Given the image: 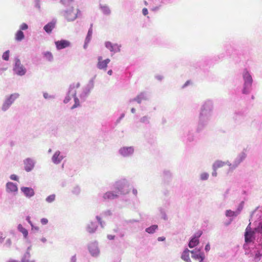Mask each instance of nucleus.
Listing matches in <instances>:
<instances>
[{"label": "nucleus", "instance_id": "nucleus-1", "mask_svg": "<svg viewBox=\"0 0 262 262\" xmlns=\"http://www.w3.org/2000/svg\"><path fill=\"white\" fill-rule=\"evenodd\" d=\"M80 86V82H74L71 83L67 93V95L63 100L64 103H68L72 98H74V104L72 106V109H74L80 106V102H84L89 96L91 91L94 87V79H91L88 83L83 86L78 94V97L77 96V90Z\"/></svg>", "mask_w": 262, "mask_h": 262}, {"label": "nucleus", "instance_id": "nucleus-2", "mask_svg": "<svg viewBox=\"0 0 262 262\" xmlns=\"http://www.w3.org/2000/svg\"><path fill=\"white\" fill-rule=\"evenodd\" d=\"M19 96L20 95L18 93H14L6 96L1 106L2 111L4 112L8 111Z\"/></svg>", "mask_w": 262, "mask_h": 262}, {"label": "nucleus", "instance_id": "nucleus-3", "mask_svg": "<svg viewBox=\"0 0 262 262\" xmlns=\"http://www.w3.org/2000/svg\"><path fill=\"white\" fill-rule=\"evenodd\" d=\"M67 8L62 11L64 17L68 21H73L78 17V13L80 12L79 9H77V12H74L73 6L66 7Z\"/></svg>", "mask_w": 262, "mask_h": 262}, {"label": "nucleus", "instance_id": "nucleus-4", "mask_svg": "<svg viewBox=\"0 0 262 262\" xmlns=\"http://www.w3.org/2000/svg\"><path fill=\"white\" fill-rule=\"evenodd\" d=\"M13 71L15 74L19 76H24L27 73V69L21 63L20 59L18 57H16L14 59Z\"/></svg>", "mask_w": 262, "mask_h": 262}, {"label": "nucleus", "instance_id": "nucleus-5", "mask_svg": "<svg viewBox=\"0 0 262 262\" xmlns=\"http://www.w3.org/2000/svg\"><path fill=\"white\" fill-rule=\"evenodd\" d=\"M88 250L92 256L97 257L100 255V249L98 247V243L94 241L90 243L88 245Z\"/></svg>", "mask_w": 262, "mask_h": 262}, {"label": "nucleus", "instance_id": "nucleus-6", "mask_svg": "<svg viewBox=\"0 0 262 262\" xmlns=\"http://www.w3.org/2000/svg\"><path fill=\"white\" fill-rule=\"evenodd\" d=\"M243 77L245 80V87L243 92L244 94H247L249 92V88L252 84V78L250 74L246 70L244 72Z\"/></svg>", "mask_w": 262, "mask_h": 262}, {"label": "nucleus", "instance_id": "nucleus-7", "mask_svg": "<svg viewBox=\"0 0 262 262\" xmlns=\"http://www.w3.org/2000/svg\"><path fill=\"white\" fill-rule=\"evenodd\" d=\"M56 49L61 50L71 46V43L68 40L61 39L55 42Z\"/></svg>", "mask_w": 262, "mask_h": 262}, {"label": "nucleus", "instance_id": "nucleus-8", "mask_svg": "<svg viewBox=\"0 0 262 262\" xmlns=\"http://www.w3.org/2000/svg\"><path fill=\"white\" fill-rule=\"evenodd\" d=\"M25 170L27 172L31 171L34 167L35 162L30 158H27L24 160Z\"/></svg>", "mask_w": 262, "mask_h": 262}, {"label": "nucleus", "instance_id": "nucleus-9", "mask_svg": "<svg viewBox=\"0 0 262 262\" xmlns=\"http://www.w3.org/2000/svg\"><path fill=\"white\" fill-rule=\"evenodd\" d=\"M6 190L8 193L16 194L18 192L17 185L13 182H9L6 183Z\"/></svg>", "mask_w": 262, "mask_h": 262}, {"label": "nucleus", "instance_id": "nucleus-10", "mask_svg": "<svg viewBox=\"0 0 262 262\" xmlns=\"http://www.w3.org/2000/svg\"><path fill=\"white\" fill-rule=\"evenodd\" d=\"M20 191L28 199L33 197L35 195V191L31 187L23 186L20 187Z\"/></svg>", "mask_w": 262, "mask_h": 262}, {"label": "nucleus", "instance_id": "nucleus-11", "mask_svg": "<svg viewBox=\"0 0 262 262\" xmlns=\"http://www.w3.org/2000/svg\"><path fill=\"white\" fill-rule=\"evenodd\" d=\"M64 157L65 156L61 154L59 150H57L52 157V161L55 164H58L62 161Z\"/></svg>", "mask_w": 262, "mask_h": 262}, {"label": "nucleus", "instance_id": "nucleus-12", "mask_svg": "<svg viewBox=\"0 0 262 262\" xmlns=\"http://www.w3.org/2000/svg\"><path fill=\"white\" fill-rule=\"evenodd\" d=\"M110 62V59L107 58L103 60L102 56L98 57V63L97 67L99 69L106 70L107 64Z\"/></svg>", "mask_w": 262, "mask_h": 262}, {"label": "nucleus", "instance_id": "nucleus-13", "mask_svg": "<svg viewBox=\"0 0 262 262\" xmlns=\"http://www.w3.org/2000/svg\"><path fill=\"white\" fill-rule=\"evenodd\" d=\"M17 229L20 232H21L23 234L26 243L30 244L31 239L29 238L28 236V230L26 228H24L21 224H19L18 225Z\"/></svg>", "mask_w": 262, "mask_h": 262}, {"label": "nucleus", "instance_id": "nucleus-14", "mask_svg": "<svg viewBox=\"0 0 262 262\" xmlns=\"http://www.w3.org/2000/svg\"><path fill=\"white\" fill-rule=\"evenodd\" d=\"M191 253L192 254V257L194 259L198 260L200 262H202L204 259V254L201 252L200 250H192Z\"/></svg>", "mask_w": 262, "mask_h": 262}, {"label": "nucleus", "instance_id": "nucleus-15", "mask_svg": "<svg viewBox=\"0 0 262 262\" xmlns=\"http://www.w3.org/2000/svg\"><path fill=\"white\" fill-rule=\"evenodd\" d=\"M134 151V149L132 147H123L119 150L120 154L124 157L132 155Z\"/></svg>", "mask_w": 262, "mask_h": 262}, {"label": "nucleus", "instance_id": "nucleus-16", "mask_svg": "<svg viewBox=\"0 0 262 262\" xmlns=\"http://www.w3.org/2000/svg\"><path fill=\"white\" fill-rule=\"evenodd\" d=\"M98 228L97 224L96 222H90L86 226V230L89 233H94Z\"/></svg>", "mask_w": 262, "mask_h": 262}, {"label": "nucleus", "instance_id": "nucleus-17", "mask_svg": "<svg viewBox=\"0 0 262 262\" xmlns=\"http://www.w3.org/2000/svg\"><path fill=\"white\" fill-rule=\"evenodd\" d=\"M56 23V20L55 19H53L51 21L48 23L47 25H46L44 27L43 29L47 33H51L53 29L55 27V25Z\"/></svg>", "mask_w": 262, "mask_h": 262}, {"label": "nucleus", "instance_id": "nucleus-18", "mask_svg": "<svg viewBox=\"0 0 262 262\" xmlns=\"http://www.w3.org/2000/svg\"><path fill=\"white\" fill-rule=\"evenodd\" d=\"M202 232H200L198 233L197 237H193L189 242L188 246L189 248H192L198 245L199 243V237L201 235Z\"/></svg>", "mask_w": 262, "mask_h": 262}, {"label": "nucleus", "instance_id": "nucleus-19", "mask_svg": "<svg viewBox=\"0 0 262 262\" xmlns=\"http://www.w3.org/2000/svg\"><path fill=\"white\" fill-rule=\"evenodd\" d=\"M191 252V251L189 250L188 249H186L183 252L181 258L184 261L186 262H192L190 259L189 257V253Z\"/></svg>", "mask_w": 262, "mask_h": 262}, {"label": "nucleus", "instance_id": "nucleus-20", "mask_svg": "<svg viewBox=\"0 0 262 262\" xmlns=\"http://www.w3.org/2000/svg\"><path fill=\"white\" fill-rule=\"evenodd\" d=\"M99 8L104 14L109 15L111 13L110 9L106 5L100 4Z\"/></svg>", "mask_w": 262, "mask_h": 262}, {"label": "nucleus", "instance_id": "nucleus-21", "mask_svg": "<svg viewBox=\"0 0 262 262\" xmlns=\"http://www.w3.org/2000/svg\"><path fill=\"white\" fill-rule=\"evenodd\" d=\"M115 198V194L113 191H107L103 195L104 200L109 201L113 200Z\"/></svg>", "mask_w": 262, "mask_h": 262}, {"label": "nucleus", "instance_id": "nucleus-22", "mask_svg": "<svg viewBox=\"0 0 262 262\" xmlns=\"http://www.w3.org/2000/svg\"><path fill=\"white\" fill-rule=\"evenodd\" d=\"M30 253L25 252L21 258V262H35V260L31 259Z\"/></svg>", "mask_w": 262, "mask_h": 262}, {"label": "nucleus", "instance_id": "nucleus-23", "mask_svg": "<svg viewBox=\"0 0 262 262\" xmlns=\"http://www.w3.org/2000/svg\"><path fill=\"white\" fill-rule=\"evenodd\" d=\"M25 38V35L23 32L21 30H18L15 34V39L18 41H20Z\"/></svg>", "mask_w": 262, "mask_h": 262}, {"label": "nucleus", "instance_id": "nucleus-24", "mask_svg": "<svg viewBox=\"0 0 262 262\" xmlns=\"http://www.w3.org/2000/svg\"><path fill=\"white\" fill-rule=\"evenodd\" d=\"M254 232L253 231L245 232V240L246 243H249L251 241L252 237L254 235Z\"/></svg>", "mask_w": 262, "mask_h": 262}, {"label": "nucleus", "instance_id": "nucleus-25", "mask_svg": "<svg viewBox=\"0 0 262 262\" xmlns=\"http://www.w3.org/2000/svg\"><path fill=\"white\" fill-rule=\"evenodd\" d=\"M226 164V163L221 161H215L213 165L214 170H216L217 169L223 167Z\"/></svg>", "mask_w": 262, "mask_h": 262}, {"label": "nucleus", "instance_id": "nucleus-26", "mask_svg": "<svg viewBox=\"0 0 262 262\" xmlns=\"http://www.w3.org/2000/svg\"><path fill=\"white\" fill-rule=\"evenodd\" d=\"M246 158V155L244 153H242L238 155L235 159V166L238 165L242 161H243Z\"/></svg>", "mask_w": 262, "mask_h": 262}, {"label": "nucleus", "instance_id": "nucleus-27", "mask_svg": "<svg viewBox=\"0 0 262 262\" xmlns=\"http://www.w3.org/2000/svg\"><path fill=\"white\" fill-rule=\"evenodd\" d=\"M74 0H60V3L65 7L72 6Z\"/></svg>", "mask_w": 262, "mask_h": 262}, {"label": "nucleus", "instance_id": "nucleus-28", "mask_svg": "<svg viewBox=\"0 0 262 262\" xmlns=\"http://www.w3.org/2000/svg\"><path fill=\"white\" fill-rule=\"evenodd\" d=\"M44 57L49 61H52L53 60V56L51 52L47 51L43 53Z\"/></svg>", "mask_w": 262, "mask_h": 262}, {"label": "nucleus", "instance_id": "nucleus-29", "mask_svg": "<svg viewBox=\"0 0 262 262\" xmlns=\"http://www.w3.org/2000/svg\"><path fill=\"white\" fill-rule=\"evenodd\" d=\"M92 27L93 25L91 24L90 29H89L86 37L85 38V40H87V41H90L93 33V30H92Z\"/></svg>", "mask_w": 262, "mask_h": 262}, {"label": "nucleus", "instance_id": "nucleus-30", "mask_svg": "<svg viewBox=\"0 0 262 262\" xmlns=\"http://www.w3.org/2000/svg\"><path fill=\"white\" fill-rule=\"evenodd\" d=\"M81 189L79 186H76L72 189V192L74 195H78L80 194Z\"/></svg>", "mask_w": 262, "mask_h": 262}, {"label": "nucleus", "instance_id": "nucleus-31", "mask_svg": "<svg viewBox=\"0 0 262 262\" xmlns=\"http://www.w3.org/2000/svg\"><path fill=\"white\" fill-rule=\"evenodd\" d=\"M55 194H51L46 198V201L48 203H51L55 200Z\"/></svg>", "mask_w": 262, "mask_h": 262}, {"label": "nucleus", "instance_id": "nucleus-32", "mask_svg": "<svg viewBox=\"0 0 262 262\" xmlns=\"http://www.w3.org/2000/svg\"><path fill=\"white\" fill-rule=\"evenodd\" d=\"M158 228L157 225H152L146 229V231L149 233H153Z\"/></svg>", "mask_w": 262, "mask_h": 262}, {"label": "nucleus", "instance_id": "nucleus-33", "mask_svg": "<svg viewBox=\"0 0 262 262\" xmlns=\"http://www.w3.org/2000/svg\"><path fill=\"white\" fill-rule=\"evenodd\" d=\"M237 215V213L236 212L231 210H227L226 212V215L227 216L231 217L234 216H236Z\"/></svg>", "mask_w": 262, "mask_h": 262}, {"label": "nucleus", "instance_id": "nucleus-34", "mask_svg": "<svg viewBox=\"0 0 262 262\" xmlns=\"http://www.w3.org/2000/svg\"><path fill=\"white\" fill-rule=\"evenodd\" d=\"M105 46L106 48L109 49L111 51H112L113 50L114 46L111 42H110V41L105 42Z\"/></svg>", "mask_w": 262, "mask_h": 262}, {"label": "nucleus", "instance_id": "nucleus-35", "mask_svg": "<svg viewBox=\"0 0 262 262\" xmlns=\"http://www.w3.org/2000/svg\"><path fill=\"white\" fill-rule=\"evenodd\" d=\"M2 58L4 60L7 61L9 60V51L7 50L6 52H5L2 56Z\"/></svg>", "mask_w": 262, "mask_h": 262}, {"label": "nucleus", "instance_id": "nucleus-36", "mask_svg": "<svg viewBox=\"0 0 262 262\" xmlns=\"http://www.w3.org/2000/svg\"><path fill=\"white\" fill-rule=\"evenodd\" d=\"M96 218L98 222L99 223V225L101 227V228H103L105 225V223L101 220V219L100 216H96Z\"/></svg>", "mask_w": 262, "mask_h": 262}, {"label": "nucleus", "instance_id": "nucleus-37", "mask_svg": "<svg viewBox=\"0 0 262 262\" xmlns=\"http://www.w3.org/2000/svg\"><path fill=\"white\" fill-rule=\"evenodd\" d=\"M43 96L46 99H52L55 98V96L54 95H50L46 92L43 93Z\"/></svg>", "mask_w": 262, "mask_h": 262}, {"label": "nucleus", "instance_id": "nucleus-38", "mask_svg": "<svg viewBox=\"0 0 262 262\" xmlns=\"http://www.w3.org/2000/svg\"><path fill=\"white\" fill-rule=\"evenodd\" d=\"M40 1L41 0H34V6L38 10H40Z\"/></svg>", "mask_w": 262, "mask_h": 262}, {"label": "nucleus", "instance_id": "nucleus-39", "mask_svg": "<svg viewBox=\"0 0 262 262\" xmlns=\"http://www.w3.org/2000/svg\"><path fill=\"white\" fill-rule=\"evenodd\" d=\"M12 242L10 238L7 239L5 243L4 244V246L7 248H10L11 246Z\"/></svg>", "mask_w": 262, "mask_h": 262}, {"label": "nucleus", "instance_id": "nucleus-40", "mask_svg": "<svg viewBox=\"0 0 262 262\" xmlns=\"http://www.w3.org/2000/svg\"><path fill=\"white\" fill-rule=\"evenodd\" d=\"M28 26L27 24L26 23H23L19 27V30H26L27 29H28Z\"/></svg>", "mask_w": 262, "mask_h": 262}, {"label": "nucleus", "instance_id": "nucleus-41", "mask_svg": "<svg viewBox=\"0 0 262 262\" xmlns=\"http://www.w3.org/2000/svg\"><path fill=\"white\" fill-rule=\"evenodd\" d=\"M208 174L207 173H203L201 174V179L202 180H207L208 178Z\"/></svg>", "mask_w": 262, "mask_h": 262}, {"label": "nucleus", "instance_id": "nucleus-42", "mask_svg": "<svg viewBox=\"0 0 262 262\" xmlns=\"http://www.w3.org/2000/svg\"><path fill=\"white\" fill-rule=\"evenodd\" d=\"M5 237V235L2 232H0V243H2L4 242Z\"/></svg>", "mask_w": 262, "mask_h": 262}, {"label": "nucleus", "instance_id": "nucleus-43", "mask_svg": "<svg viewBox=\"0 0 262 262\" xmlns=\"http://www.w3.org/2000/svg\"><path fill=\"white\" fill-rule=\"evenodd\" d=\"M140 121L142 123L148 122V119L147 117L144 116L141 118Z\"/></svg>", "mask_w": 262, "mask_h": 262}, {"label": "nucleus", "instance_id": "nucleus-44", "mask_svg": "<svg viewBox=\"0 0 262 262\" xmlns=\"http://www.w3.org/2000/svg\"><path fill=\"white\" fill-rule=\"evenodd\" d=\"M10 178L12 180H14V181H18V177L15 175V174H11L10 177Z\"/></svg>", "mask_w": 262, "mask_h": 262}, {"label": "nucleus", "instance_id": "nucleus-45", "mask_svg": "<svg viewBox=\"0 0 262 262\" xmlns=\"http://www.w3.org/2000/svg\"><path fill=\"white\" fill-rule=\"evenodd\" d=\"M40 222L42 225H46L48 223V220L46 218H42L41 219Z\"/></svg>", "mask_w": 262, "mask_h": 262}, {"label": "nucleus", "instance_id": "nucleus-46", "mask_svg": "<svg viewBox=\"0 0 262 262\" xmlns=\"http://www.w3.org/2000/svg\"><path fill=\"white\" fill-rule=\"evenodd\" d=\"M26 220L28 221V222L30 224V225L32 227V229L33 230L34 225H33L32 222L30 220V217L29 216H27L26 218Z\"/></svg>", "mask_w": 262, "mask_h": 262}, {"label": "nucleus", "instance_id": "nucleus-47", "mask_svg": "<svg viewBox=\"0 0 262 262\" xmlns=\"http://www.w3.org/2000/svg\"><path fill=\"white\" fill-rule=\"evenodd\" d=\"M27 244L29 245L28 247H27V250H26V252H29L30 253L31 249H32V245H31V243L30 244H29V243H27Z\"/></svg>", "mask_w": 262, "mask_h": 262}, {"label": "nucleus", "instance_id": "nucleus-48", "mask_svg": "<svg viewBox=\"0 0 262 262\" xmlns=\"http://www.w3.org/2000/svg\"><path fill=\"white\" fill-rule=\"evenodd\" d=\"M142 13L144 15H146L148 14V10L147 8H144L142 9Z\"/></svg>", "mask_w": 262, "mask_h": 262}, {"label": "nucleus", "instance_id": "nucleus-49", "mask_svg": "<svg viewBox=\"0 0 262 262\" xmlns=\"http://www.w3.org/2000/svg\"><path fill=\"white\" fill-rule=\"evenodd\" d=\"M77 259L76 257V255H74L72 256L70 259V262H76Z\"/></svg>", "mask_w": 262, "mask_h": 262}, {"label": "nucleus", "instance_id": "nucleus-50", "mask_svg": "<svg viewBox=\"0 0 262 262\" xmlns=\"http://www.w3.org/2000/svg\"><path fill=\"white\" fill-rule=\"evenodd\" d=\"M112 212H111L110 210H107L106 211H105L104 213H103V214L105 215V216H107V215H112Z\"/></svg>", "mask_w": 262, "mask_h": 262}, {"label": "nucleus", "instance_id": "nucleus-51", "mask_svg": "<svg viewBox=\"0 0 262 262\" xmlns=\"http://www.w3.org/2000/svg\"><path fill=\"white\" fill-rule=\"evenodd\" d=\"M250 225H251V223H249V224L248 225V226L247 227L246 229V231L245 232H250V231H251V227H250Z\"/></svg>", "mask_w": 262, "mask_h": 262}, {"label": "nucleus", "instance_id": "nucleus-52", "mask_svg": "<svg viewBox=\"0 0 262 262\" xmlns=\"http://www.w3.org/2000/svg\"><path fill=\"white\" fill-rule=\"evenodd\" d=\"M90 41H87L86 40H85V42H84V46H83V48L84 49H86L87 48V47H88V44L89 43Z\"/></svg>", "mask_w": 262, "mask_h": 262}, {"label": "nucleus", "instance_id": "nucleus-53", "mask_svg": "<svg viewBox=\"0 0 262 262\" xmlns=\"http://www.w3.org/2000/svg\"><path fill=\"white\" fill-rule=\"evenodd\" d=\"M114 238V236H113V235H107V238L108 239L112 240V239H113Z\"/></svg>", "mask_w": 262, "mask_h": 262}, {"label": "nucleus", "instance_id": "nucleus-54", "mask_svg": "<svg viewBox=\"0 0 262 262\" xmlns=\"http://www.w3.org/2000/svg\"><path fill=\"white\" fill-rule=\"evenodd\" d=\"M205 249L206 251H209L210 250V245L209 244L206 245Z\"/></svg>", "mask_w": 262, "mask_h": 262}, {"label": "nucleus", "instance_id": "nucleus-55", "mask_svg": "<svg viewBox=\"0 0 262 262\" xmlns=\"http://www.w3.org/2000/svg\"><path fill=\"white\" fill-rule=\"evenodd\" d=\"M165 237H159L158 238V241H164V240H165Z\"/></svg>", "mask_w": 262, "mask_h": 262}, {"label": "nucleus", "instance_id": "nucleus-56", "mask_svg": "<svg viewBox=\"0 0 262 262\" xmlns=\"http://www.w3.org/2000/svg\"><path fill=\"white\" fill-rule=\"evenodd\" d=\"M40 241H41L42 242H43V243H45V242H46L47 239H46V238L45 237H42V238H41L40 239Z\"/></svg>", "mask_w": 262, "mask_h": 262}, {"label": "nucleus", "instance_id": "nucleus-57", "mask_svg": "<svg viewBox=\"0 0 262 262\" xmlns=\"http://www.w3.org/2000/svg\"><path fill=\"white\" fill-rule=\"evenodd\" d=\"M107 74L110 75H112V74H113V71L112 70H109L108 72H107Z\"/></svg>", "mask_w": 262, "mask_h": 262}, {"label": "nucleus", "instance_id": "nucleus-58", "mask_svg": "<svg viewBox=\"0 0 262 262\" xmlns=\"http://www.w3.org/2000/svg\"><path fill=\"white\" fill-rule=\"evenodd\" d=\"M216 175H217V172H216V170H214V172H212V176L216 177Z\"/></svg>", "mask_w": 262, "mask_h": 262}, {"label": "nucleus", "instance_id": "nucleus-59", "mask_svg": "<svg viewBox=\"0 0 262 262\" xmlns=\"http://www.w3.org/2000/svg\"><path fill=\"white\" fill-rule=\"evenodd\" d=\"M33 229L38 231L39 230V228L38 227H35L34 226Z\"/></svg>", "mask_w": 262, "mask_h": 262}, {"label": "nucleus", "instance_id": "nucleus-60", "mask_svg": "<svg viewBox=\"0 0 262 262\" xmlns=\"http://www.w3.org/2000/svg\"><path fill=\"white\" fill-rule=\"evenodd\" d=\"M135 108H133L132 109V112L134 113H135Z\"/></svg>", "mask_w": 262, "mask_h": 262}, {"label": "nucleus", "instance_id": "nucleus-61", "mask_svg": "<svg viewBox=\"0 0 262 262\" xmlns=\"http://www.w3.org/2000/svg\"><path fill=\"white\" fill-rule=\"evenodd\" d=\"M133 192H134V193L135 194H137V190H134Z\"/></svg>", "mask_w": 262, "mask_h": 262}, {"label": "nucleus", "instance_id": "nucleus-62", "mask_svg": "<svg viewBox=\"0 0 262 262\" xmlns=\"http://www.w3.org/2000/svg\"><path fill=\"white\" fill-rule=\"evenodd\" d=\"M51 151H52V149H49V150H48V152L50 153V152H51Z\"/></svg>", "mask_w": 262, "mask_h": 262}, {"label": "nucleus", "instance_id": "nucleus-63", "mask_svg": "<svg viewBox=\"0 0 262 262\" xmlns=\"http://www.w3.org/2000/svg\"><path fill=\"white\" fill-rule=\"evenodd\" d=\"M189 82V81H187V82L185 83V85H187L188 83Z\"/></svg>", "mask_w": 262, "mask_h": 262}]
</instances>
